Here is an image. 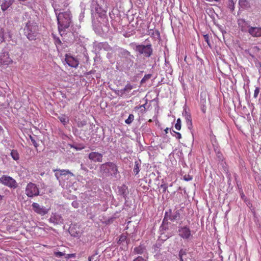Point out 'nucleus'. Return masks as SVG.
<instances>
[{
  "instance_id": "obj_1",
  "label": "nucleus",
  "mask_w": 261,
  "mask_h": 261,
  "mask_svg": "<svg viewBox=\"0 0 261 261\" xmlns=\"http://www.w3.org/2000/svg\"><path fill=\"white\" fill-rule=\"evenodd\" d=\"M59 30H65L70 26L71 14L69 11L59 13L57 16Z\"/></svg>"
},
{
  "instance_id": "obj_2",
  "label": "nucleus",
  "mask_w": 261,
  "mask_h": 261,
  "mask_svg": "<svg viewBox=\"0 0 261 261\" xmlns=\"http://www.w3.org/2000/svg\"><path fill=\"white\" fill-rule=\"evenodd\" d=\"M100 171L101 172L106 173L108 176L116 177L119 173L118 167L113 162H107L100 165Z\"/></svg>"
},
{
  "instance_id": "obj_3",
  "label": "nucleus",
  "mask_w": 261,
  "mask_h": 261,
  "mask_svg": "<svg viewBox=\"0 0 261 261\" xmlns=\"http://www.w3.org/2000/svg\"><path fill=\"white\" fill-rule=\"evenodd\" d=\"M24 31L29 40H35L39 31V27L35 23L29 22L27 23Z\"/></svg>"
},
{
  "instance_id": "obj_4",
  "label": "nucleus",
  "mask_w": 261,
  "mask_h": 261,
  "mask_svg": "<svg viewBox=\"0 0 261 261\" xmlns=\"http://www.w3.org/2000/svg\"><path fill=\"white\" fill-rule=\"evenodd\" d=\"M136 50L140 54L143 55L146 57H149L152 54V48L151 44L137 45L136 46Z\"/></svg>"
},
{
  "instance_id": "obj_5",
  "label": "nucleus",
  "mask_w": 261,
  "mask_h": 261,
  "mask_svg": "<svg viewBox=\"0 0 261 261\" xmlns=\"http://www.w3.org/2000/svg\"><path fill=\"white\" fill-rule=\"evenodd\" d=\"M0 182L11 188L15 189L18 187V184L16 180L12 177L7 175H3L0 178Z\"/></svg>"
},
{
  "instance_id": "obj_6",
  "label": "nucleus",
  "mask_w": 261,
  "mask_h": 261,
  "mask_svg": "<svg viewBox=\"0 0 261 261\" xmlns=\"http://www.w3.org/2000/svg\"><path fill=\"white\" fill-rule=\"evenodd\" d=\"M25 194L29 197L38 196L39 194V188L36 184L30 182L26 187Z\"/></svg>"
},
{
  "instance_id": "obj_7",
  "label": "nucleus",
  "mask_w": 261,
  "mask_h": 261,
  "mask_svg": "<svg viewBox=\"0 0 261 261\" xmlns=\"http://www.w3.org/2000/svg\"><path fill=\"white\" fill-rule=\"evenodd\" d=\"M178 235L184 240H189L192 237L191 230L187 226H181L178 227Z\"/></svg>"
},
{
  "instance_id": "obj_8",
  "label": "nucleus",
  "mask_w": 261,
  "mask_h": 261,
  "mask_svg": "<svg viewBox=\"0 0 261 261\" xmlns=\"http://www.w3.org/2000/svg\"><path fill=\"white\" fill-rule=\"evenodd\" d=\"M32 206L35 213L42 216L46 215L49 211L48 208L40 206L38 203L34 202Z\"/></svg>"
},
{
  "instance_id": "obj_9",
  "label": "nucleus",
  "mask_w": 261,
  "mask_h": 261,
  "mask_svg": "<svg viewBox=\"0 0 261 261\" xmlns=\"http://www.w3.org/2000/svg\"><path fill=\"white\" fill-rule=\"evenodd\" d=\"M65 61L69 66L75 68L78 67L79 64V62L77 59L68 54L65 56Z\"/></svg>"
},
{
  "instance_id": "obj_10",
  "label": "nucleus",
  "mask_w": 261,
  "mask_h": 261,
  "mask_svg": "<svg viewBox=\"0 0 261 261\" xmlns=\"http://www.w3.org/2000/svg\"><path fill=\"white\" fill-rule=\"evenodd\" d=\"M12 62L8 53H3L0 55V66L8 65Z\"/></svg>"
},
{
  "instance_id": "obj_11",
  "label": "nucleus",
  "mask_w": 261,
  "mask_h": 261,
  "mask_svg": "<svg viewBox=\"0 0 261 261\" xmlns=\"http://www.w3.org/2000/svg\"><path fill=\"white\" fill-rule=\"evenodd\" d=\"M180 214L178 212H176L175 214H172L171 210H169L168 212H166L164 216V219L174 221L178 218Z\"/></svg>"
},
{
  "instance_id": "obj_12",
  "label": "nucleus",
  "mask_w": 261,
  "mask_h": 261,
  "mask_svg": "<svg viewBox=\"0 0 261 261\" xmlns=\"http://www.w3.org/2000/svg\"><path fill=\"white\" fill-rule=\"evenodd\" d=\"M89 159L95 162H101L102 161V154L97 152H92L89 154Z\"/></svg>"
},
{
  "instance_id": "obj_13",
  "label": "nucleus",
  "mask_w": 261,
  "mask_h": 261,
  "mask_svg": "<svg viewBox=\"0 0 261 261\" xmlns=\"http://www.w3.org/2000/svg\"><path fill=\"white\" fill-rule=\"evenodd\" d=\"M248 33L252 36L258 37L261 36V28L249 27Z\"/></svg>"
},
{
  "instance_id": "obj_14",
  "label": "nucleus",
  "mask_w": 261,
  "mask_h": 261,
  "mask_svg": "<svg viewBox=\"0 0 261 261\" xmlns=\"http://www.w3.org/2000/svg\"><path fill=\"white\" fill-rule=\"evenodd\" d=\"M118 192L120 195H122L125 199L128 194L127 187L123 185L118 187Z\"/></svg>"
},
{
  "instance_id": "obj_15",
  "label": "nucleus",
  "mask_w": 261,
  "mask_h": 261,
  "mask_svg": "<svg viewBox=\"0 0 261 261\" xmlns=\"http://www.w3.org/2000/svg\"><path fill=\"white\" fill-rule=\"evenodd\" d=\"M13 3L12 0H4L2 3L1 8L3 11L7 10Z\"/></svg>"
},
{
  "instance_id": "obj_16",
  "label": "nucleus",
  "mask_w": 261,
  "mask_h": 261,
  "mask_svg": "<svg viewBox=\"0 0 261 261\" xmlns=\"http://www.w3.org/2000/svg\"><path fill=\"white\" fill-rule=\"evenodd\" d=\"M126 239H127L126 234L122 233L121 235H120V236L119 237V239L117 242V243L119 245H127V241Z\"/></svg>"
},
{
  "instance_id": "obj_17",
  "label": "nucleus",
  "mask_w": 261,
  "mask_h": 261,
  "mask_svg": "<svg viewBox=\"0 0 261 261\" xmlns=\"http://www.w3.org/2000/svg\"><path fill=\"white\" fill-rule=\"evenodd\" d=\"M53 171L54 172L59 171L60 172V176H62V175L66 176L68 174L70 175L71 176H74V174L71 172H70L69 170H65V169L61 170V169H54Z\"/></svg>"
},
{
  "instance_id": "obj_18",
  "label": "nucleus",
  "mask_w": 261,
  "mask_h": 261,
  "mask_svg": "<svg viewBox=\"0 0 261 261\" xmlns=\"http://www.w3.org/2000/svg\"><path fill=\"white\" fill-rule=\"evenodd\" d=\"M133 88V86L129 83L127 84L125 87L120 90L122 94L129 92Z\"/></svg>"
},
{
  "instance_id": "obj_19",
  "label": "nucleus",
  "mask_w": 261,
  "mask_h": 261,
  "mask_svg": "<svg viewBox=\"0 0 261 261\" xmlns=\"http://www.w3.org/2000/svg\"><path fill=\"white\" fill-rule=\"evenodd\" d=\"M58 119L64 124L66 125L69 122V118L65 115L62 114L58 116Z\"/></svg>"
},
{
  "instance_id": "obj_20",
  "label": "nucleus",
  "mask_w": 261,
  "mask_h": 261,
  "mask_svg": "<svg viewBox=\"0 0 261 261\" xmlns=\"http://www.w3.org/2000/svg\"><path fill=\"white\" fill-rule=\"evenodd\" d=\"M145 250L144 247L142 245H140L137 247H135L134 249V253L135 254H142Z\"/></svg>"
},
{
  "instance_id": "obj_21",
  "label": "nucleus",
  "mask_w": 261,
  "mask_h": 261,
  "mask_svg": "<svg viewBox=\"0 0 261 261\" xmlns=\"http://www.w3.org/2000/svg\"><path fill=\"white\" fill-rule=\"evenodd\" d=\"M240 5L245 8H248L250 7V4L247 0H239Z\"/></svg>"
},
{
  "instance_id": "obj_22",
  "label": "nucleus",
  "mask_w": 261,
  "mask_h": 261,
  "mask_svg": "<svg viewBox=\"0 0 261 261\" xmlns=\"http://www.w3.org/2000/svg\"><path fill=\"white\" fill-rule=\"evenodd\" d=\"M11 155L13 160L17 161L19 159V155L17 150H12L11 152Z\"/></svg>"
},
{
  "instance_id": "obj_23",
  "label": "nucleus",
  "mask_w": 261,
  "mask_h": 261,
  "mask_svg": "<svg viewBox=\"0 0 261 261\" xmlns=\"http://www.w3.org/2000/svg\"><path fill=\"white\" fill-rule=\"evenodd\" d=\"M228 7L231 11H233L234 9V3L233 0L228 1Z\"/></svg>"
},
{
  "instance_id": "obj_24",
  "label": "nucleus",
  "mask_w": 261,
  "mask_h": 261,
  "mask_svg": "<svg viewBox=\"0 0 261 261\" xmlns=\"http://www.w3.org/2000/svg\"><path fill=\"white\" fill-rule=\"evenodd\" d=\"M134 120V116L133 114H129L128 117L125 120V122L127 124H130Z\"/></svg>"
},
{
  "instance_id": "obj_25",
  "label": "nucleus",
  "mask_w": 261,
  "mask_h": 261,
  "mask_svg": "<svg viewBox=\"0 0 261 261\" xmlns=\"http://www.w3.org/2000/svg\"><path fill=\"white\" fill-rule=\"evenodd\" d=\"M179 257L180 261H184L183 256L186 255V251L184 249H181L179 252Z\"/></svg>"
},
{
  "instance_id": "obj_26",
  "label": "nucleus",
  "mask_w": 261,
  "mask_h": 261,
  "mask_svg": "<svg viewBox=\"0 0 261 261\" xmlns=\"http://www.w3.org/2000/svg\"><path fill=\"white\" fill-rule=\"evenodd\" d=\"M186 119L187 121V123L188 125H192V118L190 115L186 113L185 115Z\"/></svg>"
},
{
  "instance_id": "obj_27",
  "label": "nucleus",
  "mask_w": 261,
  "mask_h": 261,
  "mask_svg": "<svg viewBox=\"0 0 261 261\" xmlns=\"http://www.w3.org/2000/svg\"><path fill=\"white\" fill-rule=\"evenodd\" d=\"M250 50L252 53L256 54L260 51V48L257 46H254L252 47Z\"/></svg>"
},
{
  "instance_id": "obj_28",
  "label": "nucleus",
  "mask_w": 261,
  "mask_h": 261,
  "mask_svg": "<svg viewBox=\"0 0 261 261\" xmlns=\"http://www.w3.org/2000/svg\"><path fill=\"white\" fill-rule=\"evenodd\" d=\"M175 127L178 130H179L181 129V120L180 118H178L177 119Z\"/></svg>"
},
{
  "instance_id": "obj_29",
  "label": "nucleus",
  "mask_w": 261,
  "mask_h": 261,
  "mask_svg": "<svg viewBox=\"0 0 261 261\" xmlns=\"http://www.w3.org/2000/svg\"><path fill=\"white\" fill-rule=\"evenodd\" d=\"M260 92V88L259 87H256L253 94V97L255 98H256L258 96V95Z\"/></svg>"
},
{
  "instance_id": "obj_30",
  "label": "nucleus",
  "mask_w": 261,
  "mask_h": 261,
  "mask_svg": "<svg viewBox=\"0 0 261 261\" xmlns=\"http://www.w3.org/2000/svg\"><path fill=\"white\" fill-rule=\"evenodd\" d=\"M54 255L56 257H60L61 256H64L65 255V253L62 252L57 251L54 252Z\"/></svg>"
},
{
  "instance_id": "obj_31",
  "label": "nucleus",
  "mask_w": 261,
  "mask_h": 261,
  "mask_svg": "<svg viewBox=\"0 0 261 261\" xmlns=\"http://www.w3.org/2000/svg\"><path fill=\"white\" fill-rule=\"evenodd\" d=\"M134 172L136 174H137L139 172V168L138 164L136 162L134 169Z\"/></svg>"
},
{
  "instance_id": "obj_32",
  "label": "nucleus",
  "mask_w": 261,
  "mask_h": 261,
  "mask_svg": "<svg viewBox=\"0 0 261 261\" xmlns=\"http://www.w3.org/2000/svg\"><path fill=\"white\" fill-rule=\"evenodd\" d=\"M65 256V258L66 259H69L70 258H72V257H75L76 256V255L75 253H72V254H66L64 255Z\"/></svg>"
},
{
  "instance_id": "obj_33",
  "label": "nucleus",
  "mask_w": 261,
  "mask_h": 261,
  "mask_svg": "<svg viewBox=\"0 0 261 261\" xmlns=\"http://www.w3.org/2000/svg\"><path fill=\"white\" fill-rule=\"evenodd\" d=\"M173 132L174 133V135H173V136H174L177 139H180L181 138V135L180 133L178 132H176L175 131H173Z\"/></svg>"
},
{
  "instance_id": "obj_34",
  "label": "nucleus",
  "mask_w": 261,
  "mask_h": 261,
  "mask_svg": "<svg viewBox=\"0 0 261 261\" xmlns=\"http://www.w3.org/2000/svg\"><path fill=\"white\" fill-rule=\"evenodd\" d=\"M151 75V74H146L145 75L144 77L141 80V82L143 83V82H145L146 80L149 79L150 78Z\"/></svg>"
},
{
  "instance_id": "obj_35",
  "label": "nucleus",
  "mask_w": 261,
  "mask_h": 261,
  "mask_svg": "<svg viewBox=\"0 0 261 261\" xmlns=\"http://www.w3.org/2000/svg\"><path fill=\"white\" fill-rule=\"evenodd\" d=\"M245 20H244V19H240V20H239V21H238V24H239V25L240 27H241V30H242V31H243V27H241V24H242V23H245Z\"/></svg>"
},
{
  "instance_id": "obj_36",
  "label": "nucleus",
  "mask_w": 261,
  "mask_h": 261,
  "mask_svg": "<svg viewBox=\"0 0 261 261\" xmlns=\"http://www.w3.org/2000/svg\"><path fill=\"white\" fill-rule=\"evenodd\" d=\"M161 188L163 189V192L165 193L167 191L168 187L166 185L164 184L161 185Z\"/></svg>"
},
{
  "instance_id": "obj_37",
  "label": "nucleus",
  "mask_w": 261,
  "mask_h": 261,
  "mask_svg": "<svg viewBox=\"0 0 261 261\" xmlns=\"http://www.w3.org/2000/svg\"><path fill=\"white\" fill-rule=\"evenodd\" d=\"M134 261H146L142 256H138Z\"/></svg>"
},
{
  "instance_id": "obj_38",
  "label": "nucleus",
  "mask_w": 261,
  "mask_h": 261,
  "mask_svg": "<svg viewBox=\"0 0 261 261\" xmlns=\"http://www.w3.org/2000/svg\"><path fill=\"white\" fill-rule=\"evenodd\" d=\"M122 54L125 56H130V53L125 49L123 50Z\"/></svg>"
},
{
  "instance_id": "obj_39",
  "label": "nucleus",
  "mask_w": 261,
  "mask_h": 261,
  "mask_svg": "<svg viewBox=\"0 0 261 261\" xmlns=\"http://www.w3.org/2000/svg\"><path fill=\"white\" fill-rule=\"evenodd\" d=\"M201 110L203 113H205L206 110V106L204 105H202L201 106Z\"/></svg>"
},
{
  "instance_id": "obj_40",
  "label": "nucleus",
  "mask_w": 261,
  "mask_h": 261,
  "mask_svg": "<svg viewBox=\"0 0 261 261\" xmlns=\"http://www.w3.org/2000/svg\"><path fill=\"white\" fill-rule=\"evenodd\" d=\"M149 34H151V35L152 36V35H154L155 34V35H157L158 36H160V33H159V31H158V30H155L154 32H153V33H151L150 32H149Z\"/></svg>"
},
{
  "instance_id": "obj_41",
  "label": "nucleus",
  "mask_w": 261,
  "mask_h": 261,
  "mask_svg": "<svg viewBox=\"0 0 261 261\" xmlns=\"http://www.w3.org/2000/svg\"><path fill=\"white\" fill-rule=\"evenodd\" d=\"M30 139H31L32 143H33L34 146L36 147L37 146V144L36 142L35 141V140L31 136H30Z\"/></svg>"
},
{
  "instance_id": "obj_42",
  "label": "nucleus",
  "mask_w": 261,
  "mask_h": 261,
  "mask_svg": "<svg viewBox=\"0 0 261 261\" xmlns=\"http://www.w3.org/2000/svg\"><path fill=\"white\" fill-rule=\"evenodd\" d=\"M204 40L207 43V44L209 45V37L207 35L204 36Z\"/></svg>"
},
{
  "instance_id": "obj_43",
  "label": "nucleus",
  "mask_w": 261,
  "mask_h": 261,
  "mask_svg": "<svg viewBox=\"0 0 261 261\" xmlns=\"http://www.w3.org/2000/svg\"><path fill=\"white\" fill-rule=\"evenodd\" d=\"M147 104V101H146V102L145 103L140 106L139 108H137V109H140V108H144V111H145V106Z\"/></svg>"
},
{
  "instance_id": "obj_44",
  "label": "nucleus",
  "mask_w": 261,
  "mask_h": 261,
  "mask_svg": "<svg viewBox=\"0 0 261 261\" xmlns=\"http://www.w3.org/2000/svg\"><path fill=\"white\" fill-rule=\"evenodd\" d=\"M94 256H95V255L89 256L88 258L89 261H93Z\"/></svg>"
},
{
  "instance_id": "obj_45",
  "label": "nucleus",
  "mask_w": 261,
  "mask_h": 261,
  "mask_svg": "<svg viewBox=\"0 0 261 261\" xmlns=\"http://www.w3.org/2000/svg\"><path fill=\"white\" fill-rule=\"evenodd\" d=\"M72 205L74 207H77V202H76L73 201V202L72 203Z\"/></svg>"
},
{
  "instance_id": "obj_46",
  "label": "nucleus",
  "mask_w": 261,
  "mask_h": 261,
  "mask_svg": "<svg viewBox=\"0 0 261 261\" xmlns=\"http://www.w3.org/2000/svg\"><path fill=\"white\" fill-rule=\"evenodd\" d=\"M56 42L58 43V44L61 43V40L59 38L56 40Z\"/></svg>"
},
{
  "instance_id": "obj_47",
  "label": "nucleus",
  "mask_w": 261,
  "mask_h": 261,
  "mask_svg": "<svg viewBox=\"0 0 261 261\" xmlns=\"http://www.w3.org/2000/svg\"><path fill=\"white\" fill-rule=\"evenodd\" d=\"M169 128L167 127L165 129V134H167L169 132Z\"/></svg>"
},
{
  "instance_id": "obj_48",
  "label": "nucleus",
  "mask_w": 261,
  "mask_h": 261,
  "mask_svg": "<svg viewBox=\"0 0 261 261\" xmlns=\"http://www.w3.org/2000/svg\"><path fill=\"white\" fill-rule=\"evenodd\" d=\"M55 176L57 177V178L59 180V176L58 175V173H55Z\"/></svg>"
},
{
  "instance_id": "obj_49",
  "label": "nucleus",
  "mask_w": 261,
  "mask_h": 261,
  "mask_svg": "<svg viewBox=\"0 0 261 261\" xmlns=\"http://www.w3.org/2000/svg\"><path fill=\"white\" fill-rule=\"evenodd\" d=\"M185 179L186 180H191L192 179V177H190L189 178H186L185 177Z\"/></svg>"
},
{
  "instance_id": "obj_50",
  "label": "nucleus",
  "mask_w": 261,
  "mask_h": 261,
  "mask_svg": "<svg viewBox=\"0 0 261 261\" xmlns=\"http://www.w3.org/2000/svg\"><path fill=\"white\" fill-rule=\"evenodd\" d=\"M3 198V196L0 195V200H1Z\"/></svg>"
},
{
  "instance_id": "obj_51",
  "label": "nucleus",
  "mask_w": 261,
  "mask_h": 261,
  "mask_svg": "<svg viewBox=\"0 0 261 261\" xmlns=\"http://www.w3.org/2000/svg\"><path fill=\"white\" fill-rule=\"evenodd\" d=\"M19 1H20V2H25L27 1V0H18Z\"/></svg>"
},
{
  "instance_id": "obj_52",
  "label": "nucleus",
  "mask_w": 261,
  "mask_h": 261,
  "mask_svg": "<svg viewBox=\"0 0 261 261\" xmlns=\"http://www.w3.org/2000/svg\"><path fill=\"white\" fill-rule=\"evenodd\" d=\"M3 130V129L2 128V127L0 126V133Z\"/></svg>"
},
{
  "instance_id": "obj_53",
  "label": "nucleus",
  "mask_w": 261,
  "mask_h": 261,
  "mask_svg": "<svg viewBox=\"0 0 261 261\" xmlns=\"http://www.w3.org/2000/svg\"><path fill=\"white\" fill-rule=\"evenodd\" d=\"M149 31H153V30H152V29H150Z\"/></svg>"
},
{
  "instance_id": "obj_54",
  "label": "nucleus",
  "mask_w": 261,
  "mask_h": 261,
  "mask_svg": "<svg viewBox=\"0 0 261 261\" xmlns=\"http://www.w3.org/2000/svg\"><path fill=\"white\" fill-rule=\"evenodd\" d=\"M216 2H218L219 0H215Z\"/></svg>"
}]
</instances>
